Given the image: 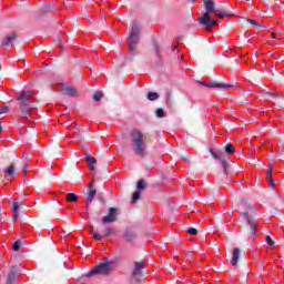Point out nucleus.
I'll list each match as a JSON object with an SVG mask.
<instances>
[{"label": "nucleus", "instance_id": "nucleus-1", "mask_svg": "<svg viewBox=\"0 0 284 284\" xmlns=\"http://www.w3.org/2000/svg\"><path fill=\"white\" fill-rule=\"evenodd\" d=\"M204 6L206 12L200 18V23L201 26H205L206 30H212L213 26H216V20H212L213 13L220 18L227 17L226 13H223V11L214 8V1L212 0H205Z\"/></svg>", "mask_w": 284, "mask_h": 284}, {"label": "nucleus", "instance_id": "nucleus-2", "mask_svg": "<svg viewBox=\"0 0 284 284\" xmlns=\"http://www.w3.org/2000/svg\"><path fill=\"white\" fill-rule=\"evenodd\" d=\"M17 101L20 105V112L26 121H30V112L34 110V95L31 91H22L17 97Z\"/></svg>", "mask_w": 284, "mask_h": 284}, {"label": "nucleus", "instance_id": "nucleus-3", "mask_svg": "<svg viewBox=\"0 0 284 284\" xmlns=\"http://www.w3.org/2000/svg\"><path fill=\"white\" fill-rule=\"evenodd\" d=\"M131 136V148L138 156H145L148 151V142H145V135L138 129L130 132Z\"/></svg>", "mask_w": 284, "mask_h": 284}, {"label": "nucleus", "instance_id": "nucleus-4", "mask_svg": "<svg viewBox=\"0 0 284 284\" xmlns=\"http://www.w3.org/2000/svg\"><path fill=\"white\" fill-rule=\"evenodd\" d=\"M141 37V26L139 22L133 21L131 27V32L129 34L128 45H129V54L134 57L136 54V47L139 45V39Z\"/></svg>", "mask_w": 284, "mask_h": 284}, {"label": "nucleus", "instance_id": "nucleus-5", "mask_svg": "<svg viewBox=\"0 0 284 284\" xmlns=\"http://www.w3.org/2000/svg\"><path fill=\"white\" fill-rule=\"evenodd\" d=\"M111 266L109 263L102 262L98 266L93 267L90 273L87 274L88 277L94 276L97 274H110Z\"/></svg>", "mask_w": 284, "mask_h": 284}, {"label": "nucleus", "instance_id": "nucleus-6", "mask_svg": "<svg viewBox=\"0 0 284 284\" xmlns=\"http://www.w3.org/2000/svg\"><path fill=\"white\" fill-rule=\"evenodd\" d=\"M242 219H245L246 224L248 225L251 230V234L256 235V227H258V222L254 216L250 215V213H241Z\"/></svg>", "mask_w": 284, "mask_h": 284}, {"label": "nucleus", "instance_id": "nucleus-7", "mask_svg": "<svg viewBox=\"0 0 284 284\" xmlns=\"http://www.w3.org/2000/svg\"><path fill=\"white\" fill-rule=\"evenodd\" d=\"M210 152L213 159L220 160L224 174H227V159L225 154L221 151H214L213 149H210Z\"/></svg>", "mask_w": 284, "mask_h": 284}, {"label": "nucleus", "instance_id": "nucleus-8", "mask_svg": "<svg viewBox=\"0 0 284 284\" xmlns=\"http://www.w3.org/2000/svg\"><path fill=\"white\" fill-rule=\"evenodd\" d=\"M116 216H119V209L110 207L109 214L102 217V225H108L110 223H115Z\"/></svg>", "mask_w": 284, "mask_h": 284}, {"label": "nucleus", "instance_id": "nucleus-9", "mask_svg": "<svg viewBox=\"0 0 284 284\" xmlns=\"http://www.w3.org/2000/svg\"><path fill=\"white\" fill-rule=\"evenodd\" d=\"M143 265H145V262H135L134 263V268L132 271V278H134V281L141 280V276L143 274Z\"/></svg>", "mask_w": 284, "mask_h": 284}, {"label": "nucleus", "instance_id": "nucleus-10", "mask_svg": "<svg viewBox=\"0 0 284 284\" xmlns=\"http://www.w3.org/2000/svg\"><path fill=\"white\" fill-rule=\"evenodd\" d=\"M201 85H205V88H217L219 90H230L232 88V84H225L221 82H200Z\"/></svg>", "mask_w": 284, "mask_h": 284}, {"label": "nucleus", "instance_id": "nucleus-11", "mask_svg": "<svg viewBox=\"0 0 284 284\" xmlns=\"http://www.w3.org/2000/svg\"><path fill=\"white\" fill-rule=\"evenodd\" d=\"M17 40L16 33H10L2 40V45L6 48H12V43Z\"/></svg>", "mask_w": 284, "mask_h": 284}, {"label": "nucleus", "instance_id": "nucleus-12", "mask_svg": "<svg viewBox=\"0 0 284 284\" xmlns=\"http://www.w3.org/2000/svg\"><path fill=\"white\" fill-rule=\"evenodd\" d=\"M240 258H241V248H239V247L233 248L231 265L236 267V265H239Z\"/></svg>", "mask_w": 284, "mask_h": 284}, {"label": "nucleus", "instance_id": "nucleus-13", "mask_svg": "<svg viewBox=\"0 0 284 284\" xmlns=\"http://www.w3.org/2000/svg\"><path fill=\"white\" fill-rule=\"evenodd\" d=\"M94 196H97V189H89L85 212H88V210H90V203H92V201H94Z\"/></svg>", "mask_w": 284, "mask_h": 284}, {"label": "nucleus", "instance_id": "nucleus-14", "mask_svg": "<svg viewBox=\"0 0 284 284\" xmlns=\"http://www.w3.org/2000/svg\"><path fill=\"white\" fill-rule=\"evenodd\" d=\"M19 207H21V202L13 201L12 203L13 223H17V219H19Z\"/></svg>", "mask_w": 284, "mask_h": 284}, {"label": "nucleus", "instance_id": "nucleus-15", "mask_svg": "<svg viewBox=\"0 0 284 284\" xmlns=\"http://www.w3.org/2000/svg\"><path fill=\"white\" fill-rule=\"evenodd\" d=\"M14 278H17V268H11L8 278H7V284H13L14 283Z\"/></svg>", "mask_w": 284, "mask_h": 284}, {"label": "nucleus", "instance_id": "nucleus-16", "mask_svg": "<svg viewBox=\"0 0 284 284\" xmlns=\"http://www.w3.org/2000/svg\"><path fill=\"white\" fill-rule=\"evenodd\" d=\"M67 201L69 203H77V201H79V195L74 193H69L67 194Z\"/></svg>", "mask_w": 284, "mask_h": 284}, {"label": "nucleus", "instance_id": "nucleus-17", "mask_svg": "<svg viewBox=\"0 0 284 284\" xmlns=\"http://www.w3.org/2000/svg\"><path fill=\"white\" fill-rule=\"evenodd\" d=\"M6 174L10 179H14V164H11L9 168H7Z\"/></svg>", "mask_w": 284, "mask_h": 284}, {"label": "nucleus", "instance_id": "nucleus-18", "mask_svg": "<svg viewBox=\"0 0 284 284\" xmlns=\"http://www.w3.org/2000/svg\"><path fill=\"white\" fill-rule=\"evenodd\" d=\"M154 52L158 59H161V47H159V43L154 40L153 41Z\"/></svg>", "mask_w": 284, "mask_h": 284}, {"label": "nucleus", "instance_id": "nucleus-19", "mask_svg": "<svg viewBox=\"0 0 284 284\" xmlns=\"http://www.w3.org/2000/svg\"><path fill=\"white\" fill-rule=\"evenodd\" d=\"M87 161L89 163L90 170L94 171V164L97 163V159L88 155Z\"/></svg>", "mask_w": 284, "mask_h": 284}, {"label": "nucleus", "instance_id": "nucleus-20", "mask_svg": "<svg viewBox=\"0 0 284 284\" xmlns=\"http://www.w3.org/2000/svg\"><path fill=\"white\" fill-rule=\"evenodd\" d=\"M225 152L226 154H234V152H236V148H234L232 143H229L225 145Z\"/></svg>", "mask_w": 284, "mask_h": 284}, {"label": "nucleus", "instance_id": "nucleus-21", "mask_svg": "<svg viewBox=\"0 0 284 284\" xmlns=\"http://www.w3.org/2000/svg\"><path fill=\"white\" fill-rule=\"evenodd\" d=\"M145 187H148V183H145L144 180H139L138 181V192L145 190Z\"/></svg>", "mask_w": 284, "mask_h": 284}, {"label": "nucleus", "instance_id": "nucleus-22", "mask_svg": "<svg viewBox=\"0 0 284 284\" xmlns=\"http://www.w3.org/2000/svg\"><path fill=\"white\" fill-rule=\"evenodd\" d=\"M65 94H68L69 97H77V89H74V88H67L65 89Z\"/></svg>", "mask_w": 284, "mask_h": 284}, {"label": "nucleus", "instance_id": "nucleus-23", "mask_svg": "<svg viewBox=\"0 0 284 284\" xmlns=\"http://www.w3.org/2000/svg\"><path fill=\"white\" fill-rule=\"evenodd\" d=\"M146 97H148L149 101H156V99H159V93L149 92Z\"/></svg>", "mask_w": 284, "mask_h": 284}, {"label": "nucleus", "instance_id": "nucleus-24", "mask_svg": "<svg viewBox=\"0 0 284 284\" xmlns=\"http://www.w3.org/2000/svg\"><path fill=\"white\" fill-rule=\"evenodd\" d=\"M266 179L271 183V185H273V187H274V179H272V168L267 169Z\"/></svg>", "mask_w": 284, "mask_h": 284}, {"label": "nucleus", "instance_id": "nucleus-25", "mask_svg": "<svg viewBox=\"0 0 284 284\" xmlns=\"http://www.w3.org/2000/svg\"><path fill=\"white\" fill-rule=\"evenodd\" d=\"M101 99H103V92L97 91V92L94 93V95H93V100L97 101V102H99V101H101Z\"/></svg>", "mask_w": 284, "mask_h": 284}, {"label": "nucleus", "instance_id": "nucleus-26", "mask_svg": "<svg viewBox=\"0 0 284 284\" xmlns=\"http://www.w3.org/2000/svg\"><path fill=\"white\" fill-rule=\"evenodd\" d=\"M141 199V191H135L132 196V203H136Z\"/></svg>", "mask_w": 284, "mask_h": 284}, {"label": "nucleus", "instance_id": "nucleus-27", "mask_svg": "<svg viewBox=\"0 0 284 284\" xmlns=\"http://www.w3.org/2000/svg\"><path fill=\"white\" fill-rule=\"evenodd\" d=\"M12 250H13V252H19V250H21V241H16L12 244Z\"/></svg>", "mask_w": 284, "mask_h": 284}, {"label": "nucleus", "instance_id": "nucleus-28", "mask_svg": "<svg viewBox=\"0 0 284 284\" xmlns=\"http://www.w3.org/2000/svg\"><path fill=\"white\" fill-rule=\"evenodd\" d=\"M112 234H114L113 229L106 227V229L103 230V235L104 236H112Z\"/></svg>", "mask_w": 284, "mask_h": 284}, {"label": "nucleus", "instance_id": "nucleus-29", "mask_svg": "<svg viewBox=\"0 0 284 284\" xmlns=\"http://www.w3.org/2000/svg\"><path fill=\"white\" fill-rule=\"evenodd\" d=\"M247 22L251 23V26H254L255 28H264L263 24L256 22L255 20L248 19Z\"/></svg>", "mask_w": 284, "mask_h": 284}, {"label": "nucleus", "instance_id": "nucleus-30", "mask_svg": "<svg viewBox=\"0 0 284 284\" xmlns=\"http://www.w3.org/2000/svg\"><path fill=\"white\" fill-rule=\"evenodd\" d=\"M155 114L159 119H163V116H165V111L163 109H158Z\"/></svg>", "mask_w": 284, "mask_h": 284}, {"label": "nucleus", "instance_id": "nucleus-31", "mask_svg": "<svg viewBox=\"0 0 284 284\" xmlns=\"http://www.w3.org/2000/svg\"><path fill=\"white\" fill-rule=\"evenodd\" d=\"M187 233L191 235V236H196V234H199V231L194 227H189L187 229Z\"/></svg>", "mask_w": 284, "mask_h": 284}, {"label": "nucleus", "instance_id": "nucleus-32", "mask_svg": "<svg viewBox=\"0 0 284 284\" xmlns=\"http://www.w3.org/2000/svg\"><path fill=\"white\" fill-rule=\"evenodd\" d=\"M93 239H95V241H99L100 243L103 241V236H101V234L99 233H92Z\"/></svg>", "mask_w": 284, "mask_h": 284}, {"label": "nucleus", "instance_id": "nucleus-33", "mask_svg": "<svg viewBox=\"0 0 284 284\" xmlns=\"http://www.w3.org/2000/svg\"><path fill=\"white\" fill-rule=\"evenodd\" d=\"M266 243H267V245H270L272 247L274 245V240H272V237L270 235H267Z\"/></svg>", "mask_w": 284, "mask_h": 284}, {"label": "nucleus", "instance_id": "nucleus-34", "mask_svg": "<svg viewBox=\"0 0 284 284\" xmlns=\"http://www.w3.org/2000/svg\"><path fill=\"white\" fill-rule=\"evenodd\" d=\"M8 112V106H0V114H6Z\"/></svg>", "mask_w": 284, "mask_h": 284}, {"label": "nucleus", "instance_id": "nucleus-35", "mask_svg": "<svg viewBox=\"0 0 284 284\" xmlns=\"http://www.w3.org/2000/svg\"><path fill=\"white\" fill-rule=\"evenodd\" d=\"M89 190H94V180H92L91 183L89 184Z\"/></svg>", "mask_w": 284, "mask_h": 284}, {"label": "nucleus", "instance_id": "nucleus-36", "mask_svg": "<svg viewBox=\"0 0 284 284\" xmlns=\"http://www.w3.org/2000/svg\"><path fill=\"white\" fill-rule=\"evenodd\" d=\"M29 166L28 164H24L23 174H28Z\"/></svg>", "mask_w": 284, "mask_h": 284}, {"label": "nucleus", "instance_id": "nucleus-37", "mask_svg": "<svg viewBox=\"0 0 284 284\" xmlns=\"http://www.w3.org/2000/svg\"><path fill=\"white\" fill-rule=\"evenodd\" d=\"M268 94V97H278V92H273V93H267Z\"/></svg>", "mask_w": 284, "mask_h": 284}, {"label": "nucleus", "instance_id": "nucleus-38", "mask_svg": "<svg viewBox=\"0 0 284 284\" xmlns=\"http://www.w3.org/2000/svg\"><path fill=\"white\" fill-rule=\"evenodd\" d=\"M272 38H273V39H276V34H275V33H272Z\"/></svg>", "mask_w": 284, "mask_h": 284}, {"label": "nucleus", "instance_id": "nucleus-39", "mask_svg": "<svg viewBox=\"0 0 284 284\" xmlns=\"http://www.w3.org/2000/svg\"><path fill=\"white\" fill-rule=\"evenodd\" d=\"M60 41V45H61V40H59Z\"/></svg>", "mask_w": 284, "mask_h": 284}]
</instances>
